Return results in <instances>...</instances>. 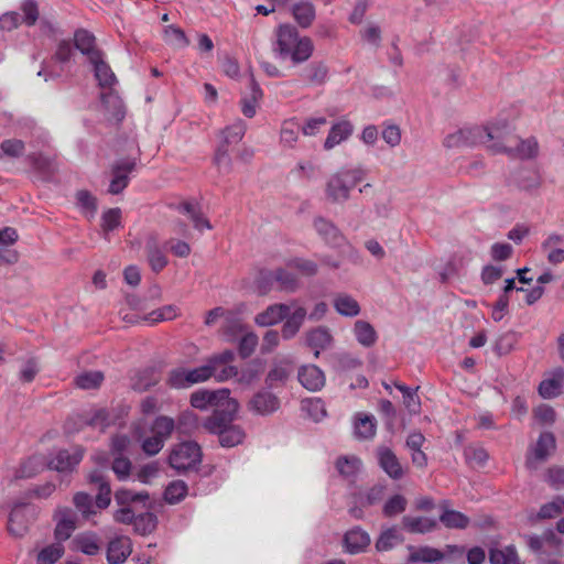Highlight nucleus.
<instances>
[{
  "instance_id": "f257e3e1",
  "label": "nucleus",
  "mask_w": 564,
  "mask_h": 564,
  "mask_svg": "<svg viewBox=\"0 0 564 564\" xmlns=\"http://www.w3.org/2000/svg\"><path fill=\"white\" fill-rule=\"evenodd\" d=\"M276 41L273 51L281 57H290L293 63L307 61L314 51L310 37H300L297 30L289 24L280 25L275 32Z\"/></svg>"
},
{
  "instance_id": "f03ea898",
  "label": "nucleus",
  "mask_w": 564,
  "mask_h": 564,
  "mask_svg": "<svg viewBox=\"0 0 564 564\" xmlns=\"http://www.w3.org/2000/svg\"><path fill=\"white\" fill-rule=\"evenodd\" d=\"M87 480L98 488L95 503L91 496L84 491H78L73 497V503L76 510L86 520L97 514L96 509H106L111 502V488L104 470L95 469L90 471L87 476Z\"/></svg>"
},
{
  "instance_id": "7ed1b4c3",
  "label": "nucleus",
  "mask_w": 564,
  "mask_h": 564,
  "mask_svg": "<svg viewBox=\"0 0 564 564\" xmlns=\"http://www.w3.org/2000/svg\"><path fill=\"white\" fill-rule=\"evenodd\" d=\"M496 139H501V130L488 127H471L456 131L448 134L444 139L446 148H464L474 147L477 144H486Z\"/></svg>"
},
{
  "instance_id": "20e7f679",
  "label": "nucleus",
  "mask_w": 564,
  "mask_h": 564,
  "mask_svg": "<svg viewBox=\"0 0 564 564\" xmlns=\"http://www.w3.org/2000/svg\"><path fill=\"white\" fill-rule=\"evenodd\" d=\"M488 148L494 153H506L520 159H531L538 153V142L534 138L522 140L516 135H508L502 141L491 143Z\"/></svg>"
},
{
  "instance_id": "39448f33",
  "label": "nucleus",
  "mask_w": 564,
  "mask_h": 564,
  "mask_svg": "<svg viewBox=\"0 0 564 564\" xmlns=\"http://www.w3.org/2000/svg\"><path fill=\"white\" fill-rule=\"evenodd\" d=\"M238 408V402L230 398V394L225 395V398L213 408V413L205 420L204 427L210 433L217 434L219 431L231 425Z\"/></svg>"
},
{
  "instance_id": "423d86ee",
  "label": "nucleus",
  "mask_w": 564,
  "mask_h": 564,
  "mask_svg": "<svg viewBox=\"0 0 564 564\" xmlns=\"http://www.w3.org/2000/svg\"><path fill=\"white\" fill-rule=\"evenodd\" d=\"M215 373L213 366H210L208 361L207 364L194 369L181 367L170 371L167 383L176 389L188 388L193 384L208 380Z\"/></svg>"
},
{
  "instance_id": "0eeeda50",
  "label": "nucleus",
  "mask_w": 564,
  "mask_h": 564,
  "mask_svg": "<svg viewBox=\"0 0 564 564\" xmlns=\"http://www.w3.org/2000/svg\"><path fill=\"white\" fill-rule=\"evenodd\" d=\"M410 550L409 562L411 563H436L445 558L446 555H456L463 557L465 549L458 545H446L445 552L431 546L414 547L409 545Z\"/></svg>"
},
{
  "instance_id": "6e6552de",
  "label": "nucleus",
  "mask_w": 564,
  "mask_h": 564,
  "mask_svg": "<svg viewBox=\"0 0 564 564\" xmlns=\"http://www.w3.org/2000/svg\"><path fill=\"white\" fill-rule=\"evenodd\" d=\"M280 406L281 401L279 397L268 390H260L254 393L247 404L250 412L260 416L272 415Z\"/></svg>"
},
{
  "instance_id": "1a4fd4ad",
  "label": "nucleus",
  "mask_w": 564,
  "mask_h": 564,
  "mask_svg": "<svg viewBox=\"0 0 564 564\" xmlns=\"http://www.w3.org/2000/svg\"><path fill=\"white\" fill-rule=\"evenodd\" d=\"M56 527L54 530L55 540L59 543L68 540L76 530V514L67 507H59L54 514Z\"/></svg>"
},
{
  "instance_id": "9d476101",
  "label": "nucleus",
  "mask_w": 564,
  "mask_h": 564,
  "mask_svg": "<svg viewBox=\"0 0 564 564\" xmlns=\"http://www.w3.org/2000/svg\"><path fill=\"white\" fill-rule=\"evenodd\" d=\"M134 161H122L112 166V180L108 192L112 195L120 194L129 185V174L134 170Z\"/></svg>"
},
{
  "instance_id": "9b49d317",
  "label": "nucleus",
  "mask_w": 564,
  "mask_h": 564,
  "mask_svg": "<svg viewBox=\"0 0 564 564\" xmlns=\"http://www.w3.org/2000/svg\"><path fill=\"white\" fill-rule=\"evenodd\" d=\"M132 552L130 538L121 535L112 539L107 547L108 564H122Z\"/></svg>"
},
{
  "instance_id": "f8f14e48",
  "label": "nucleus",
  "mask_w": 564,
  "mask_h": 564,
  "mask_svg": "<svg viewBox=\"0 0 564 564\" xmlns=\"http://www.w3.org/2000/svg\"><path fill=\"white\" fill-rule=\"evenodd\" d=\"M227 394H230L228 389L198 390L192 393L191 404L195 409L206 410L216 406Z\"/></svg>"
},
{
  "instance_id": "ddd939ff",
  "label": "nucleus",
  "mask_w": 564,
  "mask_h": 564,
  "mask_svg": "<svg viewBox=\"0 0 564 564\" xmlns=\"http://www.w3.org/2000/svg\"><path fill=\"white\" fill-rule=\"evenodd\" d=\"M369 534L360 527H355L344 535V547L350 554L364 552L370 545Z\"/></svg>"
},
{
  "instance_id": "4468645a",
  "label": "nucleus",
  "mask_w": 564,
  "mask_h": 564,
  "mask_svg": "<svg viewBox=\"0 0 564 564\" xmlns=\"http://www.w3.org/2000/svg\"><path fill=\"white\" fill-rule=\"evenodd\" d=\"M306 345L314 350V357L318 358L322 350L327 349L333 343V336L327 327L318 326L308 330L305 335Z\"/></svg>"
},
{
  "instance_id": "2eb2a0df",
  "label": "nucleus",
  "mask_w": 564,
  "mask_h": 564,
  "mask_svg": "<svg viewBox=\"0 0 564 564\" xmlns=\"http://www.w3.org/2000/svg\"><path fill=\"white\" fill-rule=\"evenodd\" d=\"M350 186L341 171L333 174L326 184V195L333 202H344L349 198Z\"/></svg>"
},
{
  "instance_id": "dca6fc26",
  "label": "nucleus",
  "mask_w": 564,
  "mask_h": 564,
  "mask_svg": "<svg viewBox=\"0 0 564 564\" xmlns=\"http://www.w3.org/2000/svg\"><path fill=\"white\" fill-rule=\"evenodd\" d=\"M300 383L310 391H317L325 384L324 372L315 365H307L300 368Z\"/></svg>"
},
{
  "instance_id": "f3484780",
  "label": "nucleus",
  "mask_w": 564,
  "mask_h": 564,
  "mask_svg": "<svg viewBox=\"0 0 564 564\" xmlns=\"http://www.w3.org/2000/svg\"><path fill=\"white\" fill-rule=\"evenodd\" d=\"M74 42L76 48L84 55L87 56L90 62L94 58H98L99 55L104 54L96 46V37L93 33L87 30H77L74 35Z\"/></svg>"
},
{
  "instance_id": "a211bd4d",
  "label": "nucleus",
  "mask_w": 564,
  "mask_h": 564,
  "mask_svg": "<svg viewBox=\"0 0 564 564\" xmlns=\"http://www.w3.org/2000/svg\"><path fill=\"white\" fill-rule=\"evenodd\" d=\"M564 388V369L556 368L551 378L544 379L539 386V393L543 399H552L562 393Z\"/></svg>"
},
{
  "instance_id": "6ab92c4d",
  "label": "nucleus",
  "mask_w": 564,
  "mask_h": 564,
  "mask_svg": "<svg viewBox=\"0 0 564 564\" xmlns=\"http://www.w3.org/2000/svg\"><path fill=\"white\" fill-rule=\"evenodd\" d=\"M290 314V306L286 304H273L259 313L254 322L259 326H272L283 321Z\"/></svg>"
},
{
  "instance_id": "aec40b11",
  "label": "nucleus",
  "mask_w": 564,
  "mask_h": 564,
  "mask_svg": "<svg viewBox=\"0 0 564 564\" xmlns=\"http://www.w3.org/2000/svg\"><path fill=\"white\" fill-rule=\"evenodd\" d=\"M354 131V126L349 120H340L334 123L324 142L325 150H332L343 141L347 140Z\"/></svg>"
},
{
  "instance_id": "412c9836",
  "label": "nucleus",
  "mask_w": 564,
  "mask_h": 564,
  "mask_svg": "<svg viewBox=\"0 0 564 564\" xmlns=\"http://www.w3.org/2000/svg\"><path fill=\"white\" fill-rule=\"evenodd\" d=\"M148 262L153 272L159 273L167 265V258L155 238H150L145 245Z\"/></svg>"
},
{
  "instance_id": "4be33fe9",
  "label": "nucleus",
  "mask_w": 564,
  "mask_h": 564,
  "mask_svg": "<svg viewBox=\"0 0 564 564\" xmlns=\"http://www.w3.org/2000/svg\"><path fill=\"white\" fill-rule=\"evenodd\" d=\"M314 227L318 235L330 246L339 247L345 241L344 236L339 230L329 221L324 218H316Z\"/></svg>"
},
{
  "instance_id": "5701e85b",
  "label": "nucleus",
  "mask_w": 564,
  "mask_h": 564,
  "mask_svg": "<svg viewBox=\"0 0 564 564\" xmlns=\"http://www.w3.org/2000/svg\"><path fill=\"white\" fill-rule=\"evenodd\" d=\"M170 466L175 469L180 474H184L186 476H191L192 474L198 477H207L209 476L214 467L212 465L203 466V460H189L187 464L182 463L181 460H169Z\"/></svg>"
},
{
  "instance_id": "b1692460",
  "label": "nucleus",
  "mask_w": 564,
  "mask_h": 564,
  "mask_svg": "<svg viewBox=\"0 0 564 564\" xmlns=\"http://www.w3.org/2000/svg\"><path fill=\"white\" fill-rule=\"evenodd\" d=\"M402 525L410 533L424 534L434 531L437 528V521L426 517L405 516L402 518Z\"/></svg>"
},
{
  "instance_id": "393cba45",
  "label": "nucleus",
  "mask_w": 564,
  "mask_h": 564,
  "mask_svg": "<svg viewBox=\"0 0 564 564\" xmlns=\"http://www.w3.org/2000/svg\"><path fill=\"white\" fill-rule=\"evenodd\" d=\"M28 529L29 523L24 514V505H15L9 516L8 530L12 535L21 538L28 532Z\"/></svg>"
},
{
  "instance_id": "a878e982",
  "label": "nucleus",
  "mask_w": 564,
  "mask_h": 564,
  "mask_svg": "<svg viewBox=\"0 0 564 564\" xmlns=\"http://www.w3.org/2000/svg\"><path fill=\"white\" fill-rule=\"evenodd\" d=\"M333 305L336 312L346 317H355L360 313V305L351 295L338 293L334 296Z\"/></svg>"
},
{
  "instance_id": "bb28decb",
  "label": "nucleus",
  "mask_w": 564,
  "mask_h": 564,
  "mask_svg": "<svg viewBox=\"0 0 564 564\" xmlns=\"http://www.w3.org/2000/svg\"><path fill=\"white\" fill-rule=\"evenodd\" d=\"M307 312L304 307L300 306L294 310V312L288 315L284 319V324L282 326L281 335L284 339L293 338L300 330L303 325Z\"/></svg>"
},
{
  "instance_id": "cd10ccee",
  "label": "nucleus",
  "mask_w": 564,
  "mask_h": 564,
  "mask_svg": "<svg viewBox=\"0 0 564 564\" xmlns=\"http://www.w3.org/2000/svg\"><path fill=\"white\" fill-rule=\"evenodd\" d=\"M90 64L94 66L95 77L101 87H112L115 85L116 76L111 67L105 62L104 54L91 59Z\"/></svg>"
},
{
  "instance_id": "c85d7f7f",
  "label": "nucleus",
  "mask_w": 564,
  "mask_h": 564,
  "mask_svg": "<svg viewBox=\"0 0 564 564\" xmlns=\"http://www.w3.org/2000/svg\"><path fill=\"white\" fill-rule=\"evenodd\" d=\"M188 495V486L183 480H173L167 484L163 491V500L167 505L181 503Z\"/></svg>"
},
{
  "instance_id": "c756f323",
  "label": "nucleus",
  "mask_w": 564,
  "mask_h": 564,
  "mask_svg": "<svg viewBox=\"0 0 564 564\" xmlns=\"http://www.w3.org/2000/svg\"><path fill=\"white\" fill-rule=\"evenodd\" d=\"M178 212L188 215L194 227L199 231L213 228L210 221L203 215L197 204L184 202L178 206Z\"/></svg>"
},
{
  "instance_id": "7c9ffc66",
  "label": "nucleus",
  "mask_w": 564,
  "mask_h": 564,
  "mask_svg": "<svg viewBox=\"0 0 564 564\" xmlns=\"http://www.w3.org/2000/svg\"><path fill=\"white\" fill-rule=\"evenodd\" d=\"M74 549L87 555H96L100 551L98 536L93 532L78 534L72 541Z\"/></svg>"
},
{
  "instance_id": "2f4dec72",
  "label": "nucleus",
  "mask_w": 564,
  "mask_h": 564,
  "mask_svg": "<svg viewBox=\"0 0 564 564\" xmlns=\"http://www.w3.org/2000/svg\"><path fill=\"white\" fill-rule=\"evenodd\" d=\"M404 541L403 535L395 527L383 530L376 541L375 547L378 552H387Z\"/></svg>"
},
{
  "instance_id": "473e14b6",
  "label": "nucleus",
  "mask_w": 564,
  "mask_h": 564,
  "mask_svg": "<svg viewBox=\"0 0 564 564\" xmlns=\"http://www.w3.org/2000/svg\"><path fill=\"white\" fill-rule=\"evenodd\" d=\"M442 508L443 512L440 516V521L445 528L464 530L469 525L470 520L463 512L448 509L446 506H443Z\"/></svg>"
},
{
  "instance_id": "72a5a7b5",
  "label": "nucleus",
  "mask_w": 564,
  "mask_h": 564,
  "mask_svg": "<svg viewBox=\"0 0 564 564\" xmlns=\"http://www.w3.org/2000/svg\"><path fill=\"white\" fill-rule=\"evenodd\" d=\"M219 444L223 447H234L242 443L246 433L239 425H229L217 433Z\"/></svg>"
},
{
  "instance_id": "f704fd0d",
  "label": "nucleus",
  "mask_w": 564,
  "mask_h": 564,
  "mask_svg": "<svg viewBox=\"0 0 564 564\" xmlns=\"http://www.w3.org/2000/svg\"><path fill=\"white\" fill-rule=\"evenodd\" d=\"M301 124L295 118L284 120L280 130V141L284 147L293 148L299 140Z\"/></svg>"
},
{
  "instance_id": "c9c22d12",
  "label": "nucleus",
  "mask_w": 564,
  "mask_h": 564,
  "mask_svg": "<svg viewBox=\"0 0 564 564\" xmlns=\"http://www.w3.org/2000/svg\"><path fill=\"white\" fill-rule=\"evenodd\" d=\"M261 274L265 279H273L278 282L279 289L282 291L293 292L297 289V278L284 269H278L274 273L262 272Z\"/></svg>"
},
{
  "instance_id": "e433bc0d",
  "label": "nucleus",
  "mask_w": 564,
  "mask_h": 564,
  "mask_svg": "<svg viewBox=\"0 0 564 564\" xmlns=\"http://www.w3.org/2000/svg\"><path fill=\"white\" fill-rule=\"evenodd\" d=\"M354 334L357 341L364 347H371L378 339L375 328L365 321H357L354 325Z\"/></svg>"
},
{
  "instance_id": "4c0bfd02",
  "label": "nucleus",
  "mask_w": 564,
  "mask_h": 564,
  "mask_svg": "<svg viewBox=\"0 0 564 564\" xmlns=\"http://www.w3.org/2000/svg\"><path fill=\"white\" fill-rule=\"evenodd\" d=\"M376 419L372 415L358 413L355 419V434L359 438H371L376 434Z\"/></svg>"
},
{
  "instance_id": "58836bf2",
  "label": "nucleus",
  "mask_w": 564,
  "mask_h": 564,
  "mask_svg": "<svg viewBox=\"0 0 564 564\" xmlns=\"http://www.w3.org/2000/svg\"><path fill=\"white\" fill-rule=\"evenodd\" d=\"M133 530L140 535L151 534L158 525V517L153 512H142L135 516Z\"/></svg>"
},
{
  "instance_id": "ea45409f",
  "label": "nucleus",
  "mask_w": 564,
  "mask_h": 564,
  "mask_svg": "<svg viewBox=\"0 0 564 564\" xmlns=\"http://www.w3.org/2000/svg\"><path fill=\"white\" fill-rule=\"evenodd\" d=\"M150 498L148 491L134 492L129 489H119L115 492V501L120 507H131L132 503H145Z\"/></svg>"
},
{
  "instance_id": "a19ab883",
  "label": "nucleus",
  "mask_w": 564,
  "mask_h": 564,
  "mask_svg": "<svg viewBox=\"0 0 564 564\" xmlns=\"http://www.w3.org/2000/svg\"><path fill=\"white\" fill-rule=\"evenodd\" d=\"M160 475V465L158 460H151L144 465L135 466L133 481H140L149 485Z\"/></svg>"
},
{
  "instance_id": "79ce46f5",
  "label": "nucleus",
  "mask_w": 564,
  "mask_h": 564,
  "mask_svg": "<svg viewBox=\"0 0 564 564\" xmlns=\"http://www.w3.org/2000/svg\"><path fill=\"white\" fill-rule=\"evenodd\" d=\"M489 561L491 564H520L517 550L513 545L505 549H491L489 552Z\"/></svg>"
},
{
  "instance_id": "37998d69",
  "label": "nucleus",
  "mask_w": 564,
  "mask_h": 564,
  "mask_svg": "<svg viewBox=\"0 0 564 564\" xmlns=\"http://www.w3.org/2000/svg\"><path fill=\"white\" fill-rule=\"evenodd\" d=\"M292 12L295 21L302 28H308L315 19V8L310 2H300L294 4Z\"/></svg>"
},
{
  "instance_id": "c03bdc74",
  "label": "nucleus",
  "mask_w": 564,
  "mask_h": 564,
  "mask_svg": "<svg viewBox=\"0 0 564 564\" xmlns=\"http://www.w3.org/2000/svg\"><path fill=\"white\" fill-rule=\"evenodd\" d=\"M246 133V123L243 120L238 119L232 124L221 130L220 135L223 138L221 143L226 145L238 143Z\"/></svg>"
},
{
  "instance_id": "a18cd8bd",
  "label": "nucleus",
  "mask_w": 564,
  "mask_h": 564,
  "mask_svg": "<svg viewBox=\"0 0 564 564\" xmlns=\"http://www.w3.org/2000/svg\"><path fill=\"white\" fill-rule=\"evenodd\" d=\"M202 448L195 441H185L175 446L169 458H202Z\"/></svg>"
},
{
  "instance_id": "49530a36",
  "label": "nucleus",
  "mask_w": 564,
  "mask_h": 564,
  "mask_svg": "<svg viewBox=\"0 0 564 564\" xmlns=\"http://www.w3.org/2000/svg\"><path fill=\"white\" fill-rule=\"evenodd\" d=\"M291 372L290 364L288 361H281L275 364L272 369L268 372L265 383L269 388L276 387L279 383H284Z\"/></svg>"
},
{
  "instance_id": "de8ad7c7",
  "label": "nucleus",
  "mask_w": 564,
  "mask_h": 564,
  "mask_svg": "<svg viewBox=\"0 0 564 564\" xmlns=\"http://www.w3.org/2000/svg\"><path fill=\"white\" fill-rule=\"evenodd\" d=\"M555 437L550 432H543L534 447V458H546L552 455L555 449Z\"/></svg>"
},
{
  "instance_id": "09e8293b",
  "label": "nucleus",
  "mask_w": 564,
  "mask_h": 564,
  "mask_svg": "<svg viewBox=\"0 0 564 564\" xmlns=\"http://www.w3.org/2000/svg\"><path fill=\"white\" fill-rule=\"evenodd\" d=\"M328 68L323 63H312L304 72V78L311 85H323L326 82Z\"/></svg>"
},
{
  "instance_id": "8fccbe9b",
  "label": "nucleus",
  "mask_w": 564,
  "mask_h": 564,
  "mask_svg": "<svg viewBox=\"0 0 564 564\" xmlns=\"http://www.w3.org/2000/svg\"><path fill=\"white\" fill-rule=\"evenodd\" d=\"M395 388L402 392L403 404L411 414H416L421 410L420 398L416 390H412L403 383H395Z\"/></svg>"
},
{
  "instance_id": "3c124183",
  "label": "nucleus",
  "mask_w": 564,
  "mask_h": 564,
  "mask_svg": "<svg viewBox=\"0 0 564 564\" xmlns=\"http://www.w3.org/2000/svg\"><path fill=\"white\" fill-rule=\"evenodd\" d=\"M104 381L101 371H86L78 375L75 379L76 386L84 390L98 388Z\"/></svg>"
},
{
  "instance_id": "603ef678",
  "label": "nucleus",
  "mask_w": 564,
  "mask_h": 564,
  "mask_svg": "<svg viewBox=\"0 0 564 564\" xmlns=\"http://www.w3.org/2000/svg\"><path fill=\"white\" fill-rule=\"evenodd\" d=\"M175 422L172 417L160 415L158 416L153 424L151 425V432L156 435L161 436L164 441L169 438L174 431Z\"/></svg>"
},
{
  "instance_id": "864d4df0",
  "label": "nucleus",
  "mask_w": 564,
  "mask_h": 564,
  "mask_svg": "<svg viewBox=\"0 0 564 564\" xmlns=\"http://www.w3.org/2000/svg\"><path fill=\"white\" fill-rule=\"evenodd\" d=\"M64 554L63 545L57 542L41 550L37 554L39 564H55Z\"/></svg>"
},
{
  "instance_id": "5fc2aeb1",
  "label": "nucleus",
  "mask_w": 564,
  "mask_h": 564,
  "mask_svg": "<svg viewBox=\"0 0 564 564\" xmlns=\"http://www.w3.org/2000/svg\"><path fill=\"white\" fill-rule=\"evenodd\" d=\"M164 41L175 47H186L189 42L184 31L177 26L169 25L164 30Z\"/></svg>"
},
{
  "instance_id": "6e6d98bb",
  "label": "nucleus",
  "mask_w": 564,
  "mask_h": 564,
  "mask_svg": "<svg viewBox=\"0 0 564 564\" xmlns=\"http://www.w3.org/2000/svg\"><path fill=\"white\" fill-rule=\"evenodd\" d=\"M408 501L402 495H394L383 505L382 512L386 517L391 518L402 513L406 509Z\"/></svg>"
},
{
  "instance_id": "4d7b16f0",
  "label": "nucleus",
  "mask_w": 564,
  "mask_h": 564,
  "mask_svg": "<svg viewBox=\"0 0 564 564\" xmlns=\"http://www.w3.org/2000/svg\"><path fill=\"white\" fill-rule=\"evenodd\" d=\"M111 469L119 480L133 481L135 465L132 460H112Z\"/></svg>"
},
{
  "instance_id": "13d9d810",
  "label": "nucleus",
  "mask_w": 564,
  "mask_h": 564,
  "mask_svg": "<svg viewBox=\"0 0 564 564\" xmlns=\"http://www.w3.org/2000/svg\"><path fill=\"white\" fill-rule=\"evenodd\" d=\"M258 343H259V338L253 332L245 334L241 337V339L239 340V345H238V352H239L240 357L241 358L250 357L253 354V351L256 350Z\"/></svg>"
},
{
  "instance_id": "bf43d9fd",
  "label": "nucleus",
  "mask_w": 564,
  "mask_h": 564,
  "mask_svg": "<svg viewBox=\"0 0 564 564\" xmlns=\"http://www.w3.org/2000/svg\"><path fill=\"white\" fill-rule=\"evenodd\" d=\"M228 147L229 145L220 143L215 151V155H214V160H213L214 164L217 166V169L220 172H225V173H228L231 170V159L228 153Z\"/></svg>"
},
{
  "instance_id": "052dcab7",
  "label": "nucleus",
  "mask_w": 564,
  "mask_h": 564,
  "mask_svg": "<svg viewBox=\"0 0 564 564\" xmlns=\"http://www.w3.org/2000/svg\"><path fill=\"white\" fill-rule=\"evenodd\" d=\"M121 224L120 208H110L101 216V227L105 232H109L118 228Z\"/></svg>"
},
{
  "instance_id": "680f3d73",
  "label": "nucleus",
  "mask_w": 564,
  "mask_h": 564,
  "mask_svg": "<svg viewBox=\"0 0 564 564\" xmlns=\"http://www.w3.org/2000/svg\"><path fill=\"white\" fill-rule=\"evenodd\" d=\"M40 362L37 358H29L20 370V380L22 382H32L40 372Z\"/></svg>"
},
{
  "instance_id": "e2e57ef3",
  "label": "nucleus",
  "mask_w": 564,
  "mask_h": 564,
  "mask_svg": "<svg viewBox=\"0 0 564 564\" xmlns=\"http://www.w3.org/2000/svg\"><path fill=\"white\" fill-rule=\"evenodd\" d=\"M0 149L9 158H19L23 154L25 144L19 139H8L1 142Z\"/></svg>"
},
{
  "instance_id": "0e129e2a",
  "label": "nucleus",
  "mask_w": 564,
  "mask_h": 564,
  "mask_svg": "<svg viewBox=\"0 0 564 564\" xmlns=\"http://www.w3.org/2000/svg\"><path fill=\"white\" fill-rule=\"evenodd\" d=\"M262 371L261 361H252L248 364L239 373V381L250 384L256 381Z\"/></svg>"
},
{
  "instance_id": "69168bd1",
  "label": "nucleus",
  "mask_w": 564,
  "mask_h": 564,
  "mask_svg": "<svg viewBox=\"0 0 564 564\" xmlns=\"http://www.w3.org/2000/svg\"><path fill=\"white\" fill-rule=\"evenodd\" d=\"M21 10L23 13V17L21 18L22 22L29 26L34 25L39 19V8L36 2L34 0H24L21 6Z\"/></svg>"
},
{
  "instance_id": "338daca9",
  "label": "nucleus",
  "mask_w": 564,
  "mask_h": 564,
  "mask_svg": "<svg viewBox=\"0 0 564 564\" xmlns=\"http://www.w3.org/2000/svg\"><path fill=\"white\" fill-rule=\"evenodd\" d=\"M288 267L297 269L304 275H315L317 273V264L307 259L295 258L288 262Z\"/></svg>"
},
{
  "instance_id": "774afa93",
  "label": "nucleus",
  "mask_w": 564,
  "mask_h": 564,
  "mask_svg": "<svg viewBox=\"0 0 564 564\" xmlns=\"http://www.w3.org/2000/svg\"><path fill=\"white\" fill-rule=\"evenodd\" d=\"M533 415L538 422L550 425L555 421V411L549 404H540L533 410Z\"/></svg>"
}]
</instances>
